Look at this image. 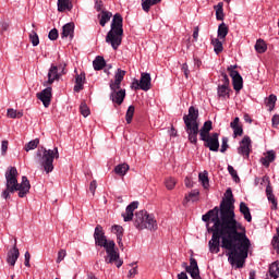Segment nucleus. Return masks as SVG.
I'll return each mask as SVG.
<instances>
[{
	"label": "nucleus",
	"mask_w": 279,
	"mask_h": 279,
	"mask_svg": "<svg viewBox=\"0 0 279 279\" xmlns=\"http://www.w3.org/2000/svg\"><path fill=\"white\" fill-rule=\"evenodd\" d=\"M134 226L137 230H157L156 218L147 210H140L135 214Z\"/></svg>",
	"instance_id": "obj_8"
},
{
	"label": "nucleus",
	"mask_w": 279,
	"mask_h": 279,
	"mask_svg": "<svg viewBox=\"0 0 279 279\" xmlns=\"http://www.w3.org/2000/svg\"><path fill=\"white\" fill-rule=\"evenodd\" d=\"M84 82H86V75L77 74L75 77L74 93L84 90Z\"/></svg>",
	"instance_id": "obj_26"
},
{
	"label": "nucleus",
	"mask_w": 279,
	"mask_h": 279,
	"mask_svg": "<svg viewBox=\"0 0 279 279\" xmlns=\"http://www.w3.org/2000/svg\"><path fill=\"white\" fill-rule=\"evenodd\" d=\"M65 65H51L48 71V81L44 83V86H51L56 81L60 80L62 75H65L66 72L64 71Z\"/></svg>",
	"instance_id": "obj_9"
},
{
	"label": "nucleus",
	"mask_w": 279,
	"mask_h": 279,
	"mask_svg": "<svg viewBox=\"0 0 279 279\" xmlns=\"http://www.w3.org/2000/svg\"><path fill=\"white\" fill-rule=\"evenodd\" d=\"M134 112H135V107L133 105L129 106L125 114L126 123H132V119H134Z\"/></svg>",
	"instance_id": "obj_45"
},
{
	"label": "nucleus",
	"mask_w": 279,
	"mask_h": 279,
	"mask_svg": "<svg viewBox=\"0 0 279 279\" xmlns=\"http://www.w3.org/2000/svg\"><path fill=\"white\" fill-rule=\"evenodd\" d=\"M93 66L95 71H101L106 66V59L101 56L96 57L93 61Z\"/></svg>",
	"instance_id": "obj_32"
},
{
	"label": "nucleus",
	"mask_w": 279,
	"mask_h": 279,
	"mask_svg": "<svg viewBox=\"0 0 279 279\" xmlns=\"http://www.w3.org/2000/svg\"><path fill=\"white\" fill-rule=\"evenodd\" d=\"M113 171L117 175L123 178V175H125L128 171H130V166L128 163H120L114 167Z\"/></svg>",
	"instance_id": "obj_31"
},
{
	"label": "nucleus",
	"mask_w": 279,
	"mask_h": 279,
	"mask_svg": "<svg viewBox=\"0 0 279 279\" xmlns=\"http://www.w3.org/2000/svg\"><path fill=\"white\" fill-rule=\"evenodd\" d=\"M65 257H66V251L60 250L58 253L57 263H62V260H64Z\"/></svg>",
	"instance_id": "obj_51"
},
{
	"label": "nucleus",
	"mask_w": 279,
	"mask_h": 279,
	"mask_svg": "<svg viewBox=\"0 0 279 279\" xmlns=\"http://www.w3.org/2000/svg\"><path fill=\"white\" fill-rule=\"evenodd\" d=\"M185 186L187 189H193V180H191L189 177L185 178Z\"/></svg>",
	"instance_id": "obj_59"
},
{
	"label": "nucleus",
	"mask_w": 279,
	"mask_h": 279,
	"mask_svg": "<svg viewBox=\"0 0 279 279\" xmlns=\"http://www.w3.org/2000/svg\"><path fill=\"white\" fill-rule=\"evenodd\" d=\"M136 87L141 90H149L151 88V75L149 73L143 72L141 74V80H135Z\"/></svg>",
	"instance_id": "obj_17"
},
{
	"label": "nucleus",
	"mask_w": 279,
	"mask_h": 279,
	"mask_svg": "<svg viewBox=\"0 0 279 279\" xmlns=\"http://www.w3.org/2000/svg\"><path fill=\"white\" fill-rule=\"evenodd\" d=\"M114 263H116V266L119 268V267H121L122 265H123V260H121V259H117V260H114Z\"/></svg>",
	"instance_id": "obj_63"
},
{
	"label": "nucleus",
	"mask_w": 279,
	"mask_h": 279,
	"mask_svg": "<svg viewBox=\"0 0 279 279\" xmlns=\"http://www.w3.org/2000/svg\"><path fill=\"white\" fill-rule=\"evenodd\" d=\"M239 117L234 118V120L230 123V128L233 129V136H243V126L240 124Z\"/></svg>",
	"instance_id": "obj_23"
},
{
	"label": "nucleus",
	"mask_w": 279,
	"mask_h": 279,
	"mask_svg": "<svg viewBox=\"0 0 279 279\" xmlns=\"http://www.w3.org/2000/svg\"><path fill=\"white\" fill-rule=\"evenodd\" d=\"M111 232H113V234L117 235L118 245L123 250V232H124L123 227L119 225H114L111 227Z\"/></svg>",
	"instance_id": "obj_21"
},
{
	"label": "nucleus",
	"mask_w": 279,
	"mask_h": 279,
	"mask_svg": "<svg viewBox=\"0 0 279 279\" xmlns=\"http://www.w3.org/2000/svg\"><path fill=\"white\" fill-rule=\"evenodd\" d=\"M194 64L199 68L202 66V60H199L197 57H194Z\"/></svg>",
	"instance_id": "obj_62"
},
{
	"label": "nucleus",
	"mask_w": 279,
	"mask_h": 279,
	"mask_svg": "<svg viewBox=\"0 0 279 279\" xmlns=\"http://www.w3.org/2000/svg\"><path fill=\"white\" fill-rule=\"evenodd\" d=\"M210 219L243 227V223L236 220V214H234V194H232V189L229 187L226 191L225 198L220 202L219 207H214L202 217V220L205 222L210 221Z\"/></svg>",
	"instance_id": "obj_2"
},
{
	"label": "nucleus",
	"mask_w": 279,
	"mask_h": 279,
	"mask_svg": "<svg viewBox=\"0 0 279 279\" xmlns=\"http://www.w3.org/2000/svg\"><path fill=\"white\" fill-rule=\"evenodd\" d=\"M80 110H81V114H83L84 117H88V114H90V109L88 108L86 102L81 104Z\"/></svg>",
	"instance_id": "obj_47"
},
{
	"label": "nucleus",
	"mask_w": 279,
	"mask_h": 279,
	"mask_svg": "<svg viewBox=\"0 0 279 279\" xmlns=\"http://www.w3.org/2000/svg\"><path fill=\"white\" fill-rule=\"evenodd\" d=\"M52 88L47 87L40 93H37V99L41 101V104L45 106V108H49L51 106V97H52Z\"/></svg>",
	"instance_id": "obj_18"
},
{
	"label": "nucleus",
	"mask_w": 279,
	"mask_h": 279,
	"mask_svg": "<svg viewBox=\"0 0 279 279\" xmlns=\"http://www.w3.org/2000/svg\"><path fill=\"white\" fill-rule=\"evenodd\" d=\"M29 40H31L33 47H38V45H40V38L38 37V34L35 33V31H32L29 33Z\"/></svg>",
	"instance_id": "obj_44"
},
{
	"label": "nucleus",
	"mask_w": 279,
	"mask_h": 279,
	"mask_svg": "<svg viewBox=\"0 0 279 279\" xmlns=\"http://www.w3.org/2000/svg\"><path fill=\"white\" fill-rule=\"evenodd\" d=\"M104 247L107 252V256L105 257V263L110 264V263H114V260H119V253H117V251L114 250V247H117V244L114 243V241L110 240L109 243Z\"/></svg>",
	"instance_id": "obj_14"
},
{
	"label": "nucleus",
	"mask_w": 279,
	"mask_h": 279,
	"mask_svg": "<svg viewBox=\"0 0 279 279\" xmlns=\"http://www.w3.org/2000/svg\"><path fill=\"white\" fill-rule=\"evenodd\" d=\"M182 71H183L185 77L189 80V75L191 74V71L189 70V64L183 63Z\"/></svg>",
	"instance_id": "obj_56"
},
{
	"label": "nucleus",
	"mask_w": 279,
	"mask_h": 279,
	"mask_svg": "<svg viewBox=\"0 0 279 279\" xmlns=\"http://www.w3.org/2000/svg\"><path fill=\"white\" fill-rule=\"evenodd\" d=\"M89 191L92 192L93 195H95V191H97V181L96 180L90 182Z\"/></svg>",
	"instance_id": "obj_55"
},
{
	"label": "nucleus",
	"mask_w": 279,
	"mask_h": 279,
	"mask_svg": "<svg viewBox=\"0 0 279 279\" xmlns=\"http://www.w3.org/2000/svg\"><path fill=\"white\" fill-rule=\"evenodd\" d=\"M252 151V140L250 136L245 135L240 142V147H238V154L244 158H250V153Z\"/></svg>",
	"instance_id": "obj_15"
},
{
	"label": "nucleus",
	"mask_w": 279,
	"mask_h": 279,
	"mask_svg": "<svg viewBox=\"0 0 279 279\" xmlns=\"http://www.w3.org/2000/svg\"><path fill=\"white\" fill-rule=\"evenodd\" d=\"M178 279H189V276L186 275V272L182 271L178 275Z\"/></svg>",
	"instance_id": "obj_61"
},
{
	"label": "nucleus",
	"mask_w": 279,
	"mask_h": 279,
	"mask_svg": "<svg viewBox=\"0 0 279 279\" xmlns=\"http://www.w3.org/2000/svg\"><path fill=\"white\" fill-rule=\"evenodd\" d=\"M201 141L204 142V147H207L209 151H219V133H211V135Z\"/></svg>",
	"instance_id": "obj_13"
},
{
	"label": "nucleus",
	"mask_w": 279,
	"mask_h": 279,
	"mask_svg": "<svg viewBox=\"0 0 279 279\" xmlns=\"http://www.w3.org/2000/svg\"><path fill=\"white\" fill-rule=\"evenodd\" d=\"M221 77L222 86H230V78L228 77V74L222 72Z\"/></svg>",
	"instance_id": "obj_52"
},
{
	"label": "nucleus",
	"mask_w": 279,
	"mask_h": 279,
	"mask_svg": "<svg viewBox=\"0 0 279 279\" xmlns=\"http://www.w3.org/2000/svg\"><path fill=\"white\" fill-rule=\"evenodd\" d=\"M151 5H158L155 0H142V10L144 12H149L151 10Z\"/></svg>",
	"instance_id": "obj_43"
},
{
	"label": "nucleus",
	"mask_w": 279,
	"mask_h": 279,
	"mask_svg": "<svg viewBox=\"0 0 279 279\" xmlns=\"http://www.w3.org/2000/svg\"><path fill=\"white\" fill-rule=\"evenodd\" d=\"M211 45L215 53L219 54L221 51H223V44L218 38L211 39Z\"/></svg>",
	"instance_id": "obj_36"
},
{
	"label": "nucleus",
	"mask_w": 279,
	"mask_h": 279,
	"mask_svg": "<svg viewBox=\"0 0 279 279\" xmlns=\"http://www.w3.org/2000/svg\"><path fill=\"white\" fill-rule=\"evenodd\" d=\"M274 160H276V151L275 150H268L265 154V157L260 158V162L264 167H269V165H271V162H274Z\"/></svg>",
	"instance_id": "obj_25"
},
{
	"label": "nucleus",
	"mask_w": 279,
	"mask_h": 279,
	"mask_svg": "<svg viewBox=\"0 0 279 279\" xmlns=\"http://www.w3.org/2000/svg\"><path fill=\"white\" fill-rule=\"evenodd\" d=\"M136 274H138V270L136 269V267L132 268L129 271V278H134V276H136Z\"/></svg>",
	"instance_id": "obj_60"
},
{
	"label": "nucleus",
	"mask_w": 279,
	"mask_h": 279,
	"mask_svg": "<svg viewBox=\"0 0 279 279\" xmlns=\"http://www.w3.org/2000/svg\"><path fill=\"white\" fill-rule=\"evenodd\" d=\"M262 182H267L266 197L268 202L271 203V210H278V199H276V195H274V187H271V183L269 182V177L267 175L263 177Z\"/></svg>",
	"instance_id": "obj_12"
},
{
	"label": "nucleus",
	"mask_w": 279,
	"mask_h": 279,
	"mask_svg": "<svg viewBox=\"0 0 279 279\" xmlns=\"http://www.w3.org/2000/svg\"><path fill=\"white\" fill-rule=\"evenodd\" d=\"M218 97H230V86L219 85L218 86Z\"/></svg>",
	"instance_id": "obj_38"
},
{
	"label": "nucleus",
	"mask_w": 279,
	"mask_h": 279,
	"mask_svg": "<svg viewBox=\"0 0 279 279\" xmlns=\"http://www.w3.org/2000/svg\"><path fill=\"white\" fill-rule=\"evenodd\" d=\"M182 267L185 269L186 274H190L191 278L202 279V276H199V266L197 265V259L194 257L190 258V266L183 262Z\"/></svg>",
	"instance_id": "obj_11"
},
{
	"label": "nucleus",
	"mask_w": 279,
	"mask_h": 279,
	"mask_svg": "<svg viewBox=\"0 0 279 279\" xmlns=\"http://www.w3.org/2000/svg\"><path fill=\"white\" fill-rule=\"evenodd\" d=\"M125 73V70L118 69L114 74V81L111 80L109 83V88L111 90L110 99L118 106H121L125 99V89L121 88V82H123Z\"/></svg>",
	"instance_id": "obj_6"
},
{
	"label": "nucleus",
	"mask_w": 279,
	"mask_h": 279,
	"mask_svg": "<svg viewBox=\"0 0 279 279\" xmlns=\"http://www.w3.org/2000/svg\"><path fill=\"white\" fill-rule=\"evenodd\" d=\"M7 116L9 119H21L23 117V111H16L14 109H8Z\"/></svg>",
	"instance_id": "obj_42"
},
{
	"label": "nucleus",
	"mask_w": 279,
	"mask_h": 279,
	"mask_svg": "<svg viewBox=\"0 0 279 279\" xmlns=\"http://www.w3.org/2000/svg\"><path fill=\"white\" fill-rule=\"evenodd\" d=\"M166 187L168 189V191H173V189L175 187V179L173 178H168L165 182Z\"/></svg>",
	"instance_id": "obj_48"
},
{
	"label": "nucleus",
	"mask_w": 279,
	"mask_h": 279,
	"mask_svg": "<svg viewBox=\"0 0 279 279\" xmlns=\"http://www.w3.org/2000/svg\"><path fill=\"white\" fill-rule=\"evenodd\" d=\"M210 130H213V121L208 120L203 124V128L198 129L201 140H206L207 136H211Z\"/></svg>",
	"instance_id": "obj_22"
},
{
	"label": "nucleus",
	"mask_w": 279,
	"mask_h": 279,
	"mask_svg": "<svg viewBox=\"0 0 279 279\" xmlns=\"http://www.w3.org/2000/svg\"><path fill=\"white\" fill-rule=\"evenodd\" d=\"M95 10H96L97 12H101V11L104 10V1L97 0V1L95 2Z\"/></svg>",
	"instance_id": "obj_53"
},
{
	"label": "nucleus",
	"mask_w": 279,
	"mask_h": 279,
	"mask_svg": "<svg viewBox=\"0 0 279 279\" xmlns=\"http://www.w3.org/2000/svg\"><path fill=\"white\" fill-rule=\"evenodd\" d=\"M138 208V202H132L126 206L125 213L122 214L124 221H132L134 219V211Z\"/></svg>",
	"instance_id": "obj_20"
},
{
	"label": "nucleus",
	"mask_w": 279,
	"mask_h": 279,
	"mask_svg": "<svg viewBox=\"0 0 279 279\" xmlns=\"http://www.w3.org/2000/svg\"><path fill=\"white\" fill-rule=\"evenodd\" d=\"M17 178L19 170H16V167H9L5 172V190L1 194L3 199H10V195H13L16 191H19V197H25L27 193H29V189H32L29 179H27V177H22V182L19 183Z\"/></svg>",
	"instance_id": "obj_3"
},
{
	"label": "nucleus",
	"mask_w": 279,
	"mask_h": 279,
	"mask_svg": "<svg viewBox=\"0 0 279 279\" xmlns=\"http://www.w3.org/2000/svg\"><path fill=\"white\" fill-rule=\"evenodd\" d=\"M8 141H2V145H1V151H2V156H5V154H8Z\"/></svg>",
	"instance_id": "obj_54"
},
{
	"label": "nucleus",
	"mask_w": 279,
	"mask_h": 279,
	"mask_svg": "<svg viewBox=\"0 0 279 279\" xmlns=\"http://www.w3.org/2000/svg\"><path fill=\"white\" fill-rule=\"evenodd\" d=\"M20 256H21V252H19V247H16V240H15L13 247L7 254L8 265H10L11 267H14Z\"/></svg>",
	"instance_id": "obj_19"
},
{
	"label": "nucleus",
	"mask_w": 279,
	"mask_h": 279,
	"mask_svg": "<svg viewBox=\"0 0 279 279\" xmlns=\"http://www.w3.org/2000/svg\"><path fill=\"white\" fill-rule=\"evenodd\" d=\"M236 65H230L227 71L232 80L233 88L239 93L243 88V76L239 73V71L234 70Z\"/></svg>",
	"instance_id": "obj_10"
},
{
	"label": "nucleus",
	"mask_w": 279,
	"mask_h": 279,
	"mask_svg": "<svg viewBox=\"0 0 279 279\" xmlns=\"http://www.w3.org/2000/svg\"><path fill=\"white\" fill-rule=\"evenodd\" d=\"M198 181L205 190H208L210 186V180L208 179V171L201 172L198 174Z\"/></svg>",
	"instance_id": "obj_29"
},
{
	"label": "nucleus",
	"mask_w": 279,
	"mask_h": 279,
	"mask_svg": "<svg viewBox=\"0 0 279 279\" xmlns=\"http://www.w3.org/2000/svg\"><path fill=\"white\" fill-rule=\"evenodd\" d=\"M112 19V12L101 11L99 24L101 27H106V23H108Z\"/></svg>",
	"instance_id": "obj_33"
},
{
	"label": "nucleus",
	"mask_w": 279,
	"mask_h": 279,
	"mask_svg": "<svg viewBox=\"0 0 279 279\" xmlns=\"http://www.w3.org/2000/svg\"><path fill=\"white\" fill-rule=\"evenodd\" d=\"M197 119H199V110L191 106L189 113L183 116V121L187 138L192 145H197V135L199 134V122H197Z\"/></svg>",
	"instance_id": "obj_5"
},
{
	"label": "nucleus",
	"mask_w": 279,
	"mask_h": 279,
	"mask_svg": "<svg viewBox=\"0 0 279 279\" xmlns=\"http://www.w3.org/2000/svg\"><path fill=\"white\" fill-rule=\"evenodd\" d=\"M279 278V262H275L269 266V276L268 279H278Z\"/></svg>",
	"instance_id": "obj_28"
},
{
	"label": "nucleus",
	"mask_w": 279,
	"mask_h": 279,
	"mask_svg": "<svg viewBox=\"0 0 279 279\" xmlns=\"http://www.w3.org/2000/svg\"><path fill=\"white\" fill-rule=\"evenodd\" d=\"M73 5L69 3V0H58L59 12H64V10H71Z\"/></svg>",
	"instance_id": "obj_37"
},
{
	"label": "nucleus",
	"mask_w": 279,
	"mask_h": 279,
	"mask_svg": "<svg viewBox=\"0 0 279 279\" xmlns=\"http://www.w3.org/2000/svg\"><path fill=\"white\" fill-rule=\"evenodd\" d=\"M228 137H222V144L220 148L221 154H226V151H228Z\"/></svg>",
	"instance_id": "obj_50"
},
{
	"label": "nucleus",
	"mask_w": 279,
	"mask_h": 279,
	"mask_svg": "<svg viewBox=\"0 0 279 279\" xmlns=\"http://www.w3.org/2000/svg\"><path fill=\"white\" fill-rule=\"evenodd\" d=\"M272 121V128H278L279 126V116L275 114L271 119Z\"/></svg>",
	"instance_id": "obj_57"
},
{
	"label": "nucleus",
	"mask_w": 279,
	"mask_h": 279,
	"mask_svg": "<svg viewBox=\"0 0 279 279\" xmlns=\"http://www.w3.org/2000/svg\"><path fill=\"white\" fill-rule=\"evenodd\" d=\"M207 231L211 233V240L208 242L209 252L219 254L221 247L228 250L230 265L242 269L252 246L250 239L245 235V227L210 218L207 221Z\"/></svg>",
	"instance_id": "obj_1"
},
{
	"label": "nucleus",
	"mask_w": 279,
	"mask_h": 279,
	"mask_svg": "<svg viewBox=\"0 0 279 279\" xmlns=\"http://www.w3.org/2000/svg\"><path fill=\"white\" fill-rule=\"evenodd\" d=\"M193 38H194L195 43H197V38H199V27H197V26L194 28Z\"/></svg>",
	"instance_id": "obj_58"
},
{
	"label": "nucleus",
	"mask_w": 279,
	"mask_h": 279,
	"mask_svg": "<svg viewBox=\"0 0 279 279\" xmlns=\"http://www.w3.org/2000/svg\"><path fill=\"white\" fill-rule=\"evenodd\" d=\"M215 10H216V19L217 21H223V2H219L216 7H215Z\"/></svg>",
	"instance_id": "obj_40"
},
{
	"label": "nucleus",
	"mask_w": 279,
	"mask_h": 279,
	"mask_svg": "<svg viewBox=\"0 0 279 279\" xmlns=\"http://www.w3.org/2000/svg\"><path fill=\"white\" fill-rule=\"evenodd\" d=\"M106 43L117 51L123 43V16L120 13L113 15L111 29L107 33Z\"/></svg>",
	"instance_id": "obj_4"
},
{
	"label": "nucleus",
	"mask_w": 279,
	"mask_h": 279,
	"mask_svg": "<svg viewBox=\"0 0 279 279\" xmlns=\"http://www.w3.org/2000/svg\"><path fill=\"white\" fill-rule=\"evenodd\" d=\"M276 101H278V97L276 95L271 94L268 98H266L265 104L267 108H269V111L274 110L276 108Z\"/></svg>",
	"instance_id": "obj_34"
},
{
	"label": "nucleus",
	"mask_w": 279,
	"mask_h": 279,
	"mask_svg": "<svg viewBox=\"0 0 279 279\" xmlns=\"http://www.w3.org/2000/svg\"><path fill=\"white\" fill-rule=\"evenodd\" d=\"M228 172L233 178L234 182H241V178H239V174L234 170V167L228 166Z\"/></svg>",
	"instance_id": "obj_46"
},
{
	"label": "nucleus",
	"mask_w": 279,
	"mask_h": 279,
	"mask_svg": "<svg viewBox=\"0 0 279 279\" xmlns=\"http://www.w3.org/2000/svg\"><path fill=\"white\" fill-rule=\"evenodd\" d=\"M75 32V24L74 23H68L63 25L61 38H73V33Z\"/></svg>",
	"instance_id": "obj_24"
},
{
	"label": "nucleus",
	"mask_w": 279,
	"mask_h": 279,
	"mask_svg": "<svg viewBox=\"0 0 279 279\" xmlns=\"http://www.w3.org/2000/svg\"><path fill=\"white\" fill-rule=\"evenodd\" d=\"M255 50L257 53H265L267 51V44L263 39H257L255 44Z\"/></svg>",
	"instance_id": "obj_35"
},
{
	"label": "nucleus",
	"mask_w": 279,
	"mask_h": 279,
	"mask_svg": "<svg viewBox=\"0 0 279 279\" xmlns=\"http://www.w3.org/2000/svg\"><path fill=\"white\" fill-rule=\"evenodd\" d=\"M250 279H256V272L255 271L250 272Z\"/></svg>",
	"instance_id": "obj_64"
},
{
	"label": "nucleus",
	"mask_w": 279,
	"mask_h": 279,
	"mask_svg": "<svg viewBox=\"0 0 279 279\" xmlns=\"http://www.w3.org/2000/svg\"><path fill=\"white\" fill-rule=\"evenodd\" d=\"M38 145H40V140L35 138L33 141L28 142L25 145L24 149H25V151H32V150L36 149V147H38Z\"/></svg>",
	"instance_id": "obj_41"
},
{
	"label": "nucleus",
	"mask_w": 279,
	"mask_h": 279,
	"mask_svg": "<svg viewBox=\"0 0 279 279\" xmlns=\"http://www.w3.org/2000/svg\"><path fill=\"white\" fill-rule=\"evenodd\" d=\"M94 239H95V244L98 245L99 247H106L110 241L106 239V233H104V227L100 225H97L95 228L94 232Z\"/></svg>",
	"instance_id": "obj_16"
},
{
	"label": "nucleus",
	"mask_w": 279,
	"mask_h": 279,
	"mask_svg": "<svg viewBox=\"0 0 279 279\" xmlns=\"http://www.w3.org/2000/svg\"><path fill=\"white\" fill-rule=\"evenodd\" d=\"M197 197H199V190H192L190 194L185 195L183 205L186 206L189 202H197Z\"/></svg>",
	"instance_id": "obj_30"
},
{
	"label": "nucleus",
	"mask_w": 279,
	"mask_h": 279,
	"mask_svg": "<svg viewBox=\"0 0 279 279\" xmlns=\"http://www.w3.org/2000/svg\"><path fill=\"white\" fill-rule=\"evenodd\" d=\"M58 36H59L58 28H52L48 34L49 40H58Z\"/></svg>",
	"instance_id": "obj_49"
},
{
	"label": "nucleus",
	"mask_w": 279,
	"mask_h": 279,
	"mask_svg": "<svg viewBox=\"0 0 279 279\" xmlns=\"http://www.w3.org/2000/svg\"><path fill=\"white\" fill-rule=\"evenodd\" d=\"M228 25H226V23H221L219 26H218V38H226V36H228Z\"/></svg>",
	"instance_id": "obj_39"
},
{
	"label": "nucleus",
	"mask_w": 279,
	"mask_h": 279,
	"mask_svg": "<svg viewBox=\"0 0 279 279\" xmlns=\"http://www.w3.org/2000/svg\"><path fill=\"white\" fill-rule=\"evenodd\" d=\"M240 213L243 215L245 221L251 223L252 221V213L250 211V207H247V204L241 202L240 203Z\"/></svg>",
	"instance_id": "obj_27"
},
{
	"label": "nucleus",
	"mask_w": 279,
	"mask_h": 279,
	"mask_svg": "<svg viewBox=\"0 0 279 279\" xmlns=\"http://www.w3.org/2000/svg\"><path fill=\"white\" fill-rule=\"evenodd\" d=\"M60 158V153H58V147L54 149H47L40 147L37 149L35 155V160L40 167H44V171L51 173L53 171V159Z\"/></svg>",
	"instance_id": "obj_7"
}]
</instances>
